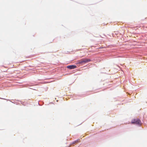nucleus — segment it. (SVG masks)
<instances>
[{
    "mask_svg": "<svg viewBox=\"0 0 147 147\" xmlns=\"http://www.w3.org/2000/svg\"><path fill=\"white\" fill-rule=\"evenodd\" d=\"M91 61L90 59L87 58L82 59L78 61L76 64H85L90 61Z\"/></svg>",
    "mask_w": 147,
    "mask_h": 147,
    "instance_id": "obj_1",
    "label": "nucleus"
},
{
    "mask_svg": "<svg viewBox=\"0 0 147 147\" xmlns=\"http://www.w3.org/2000/svg\"><path fill=\"white\" fill-rule=\"evenodd\" d=\"M131 123L138 125H141L142 124L140 120L138 119H136L132 120L131 121Z\"/></svg>",
    "mask_w": 147,
    "mask_h": 147,
    "instance_id": "obj_2",
    "label": "nucleus"
},
{
    "mask_svg": "<svg viewBox=\"0 0 147 147\" xmlns=\"http://www.w3.org/2000/svg\"><path fill=\"white\" fill-rule=\"evenodd\" d=\"M67 67L68 69H71L76 68L77 67L75 65H72L68 66Z\"/></svg>",
    "mask_w": 147,
    "mask_h": 147,
    "instance_id": "obj_3",
    "label": "nucleus"
},
{
    "mask_svg": "<svg viewBox=\"0 0 147 147\" xmlns=\"http://www.w3.org/2000/svg\"><path fill=\"white\" fill-rule=\"evenodd\" d=\"M80 142V140H77L76 141H74L73 143V144H75L77 143L78 142Z\"/></svg>",
    "mask_w": 147,
    "mask_h": 147,
    "instance_id": "obj_4",
    "label": "nucleus"
}]
</instances>
